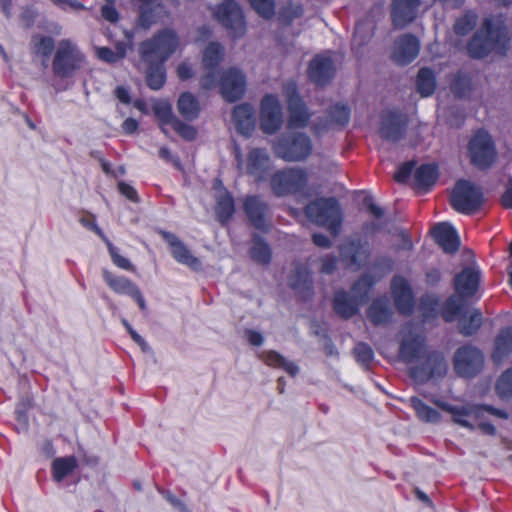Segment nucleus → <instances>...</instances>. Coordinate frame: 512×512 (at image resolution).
<instances>
[{
	"label": "nucleus",
	"instance_id": "32",
	"mask_svg": "<svg viewBox=\"0 0 512 512\" xmlns=\"http://www.w3.org/2000/svg\"><path fill=\"white\" fill-rule=\"evenodd\" d=\"M367 318L374 326H381L389 323L393 311L386 297L375 298L367 308Z\"/></svg>",
	"mask_w": 512,
	"mask_h": 512
},
{
	"label": "nucleus",
	"instance_id": "24",
	"mask_svg": "<svg viewBox=\"0 0 512 512\" xmlns=\"http://www.w3.org/2000/svg\"><path fill=\"white\" fill-rule=\"evenodd\" d=\"M420 0H393L391 18L395 28H404L417 17Z\"/></svg>",
	"mask_w": 512,
	"mask_h": 512
},
{
	"label": "nucleus",
	"instance_id": "15",
	"mask_svg": "<svg viewBox=\"0 0 512 512\" xmlns=\"http://www.w3.org/2000/svg\"><path fill=\"white\" fill-rule=\"evenodd\" d=\"M482 274L476 266H466L453 278V289L461 298L472 301L480 289Z\"/></svg>",
	"mask_w": 512,
	"mask_h": 512
},
{
	"label": "nucleus",
	"instance_id": "46",
	"mask_svg": "<svg viewBox=\"0 0 512 512\" xmlns=\"http://www.w3.org/2000/svg\"><path fill=\"white\" fill-rule=\"evenodd\" d=\"M450 89L455 98L467 97L472 90L471 78L466 73L458 71L451 80Z\"/></svg>",
	"mask_w": 512,
	"mask_h": 512
},
{
	"label": "nucleus",
	"instance_id": "17",
	"mask_svg": "<svg viewBox=\"0 0 512 512\" xmlns=\"http://www.w3.org/2000/svg\"><path fill=\"white\" fill-rule=\"evenodd\" d=\"M351 109L345 103H335L326 111L325 118H319L312 126L315 134H323L330 129H343L350 121Z\"/></svg>",
	"mask_w": 512,
	"mask_h": 512
},
{
	"label": "nucleus",
	"instance_id": "62",
	"mask_svg": "<svg viewBox=\"0 0 512 512\" xmlns=\"http://www.w3.org/2000/svg\"><path fill=\"white\" fill-rule=\"evenodd\" d=\"M118 191L128 200H130L133 203H138L140 201L138 192L136 189L131 186L130 184L120 181L117 184Z\"/></svg>",
	"mask_w": 512,
	"mask_h": 512
},
{
	"label": "nucleus",
	"instance_id": "18",
	"mask_svg": "<svg viewBox=\"0 0 512 512\" xmlns=\"http://www.w3.org/2000/svg\"><path fill=\"white\" fill-rule=\"evenodd\" d=\"M102 276L105 283L113 292L120 295L130 296L137 303L141 311L145 312L147 310L146 302L141 290L129 278L114 275L107 269L102 271Z\"/></svg>",
	"mask_w": 512,
	"mask_h": 512
},
{
	"label": "nucleus",
	"instance_id": "41",
	"mask_svg": "<svg viewBox=\"0 0 512 512\" xmlns=\"http://www.w3.org/2000/svg\"><path fill=\"white\" fill-rule=\"evenodd\" d=\"M410 406L415 411L417 418L425 423H438L441 420V414L438 410L427 405L419 397L410 398Z\"/></svg>",
	"mask_w": 512,
	"mask_h": 512
},
{
	"label": "nucleus",
	"instance_id": "33",
	"mask_svg": "<svg viewBox=\"0 0 512 512\" xmlns=\"http://www.w3.org/2000/svg\"><path fill=\"white\" fill-rule=\"evenodd\" d=\"M435 404L443 411L450 413L454 423L471 431L475 429V426L467 419H465V417L470 416L471 414H475L477 416V410H475V406H454L443 401H436Z\"/></svg>",
	"mask_w": 512,
	"mask_h": 512
},
{
	"label": "nucleus",
	"instance_id": "36",
	"mask_svg": "<svg viewBox=\"0 0 512 512\" xmlns=\"http://www.w3.org/2000/svg\"><path fill=\"white\" fill-rule=\"evenodd\" d=\"M147 65L146 83L152 90L161 89L166 82L165 62L162 61H143Z\"/></svg>",
	"mask_w": 512,
	"mask_h": 512
},
{
	"label": "nucleus",
	"instance_id": "54",
	"mask_svg": "<svg viewBox=\"0 0 512 512\" xmlns=\"http://www.w3.org/2000/svg\"><path fill=\"white\" fill-rule=\"evenodd\" d=\"M251 7L263 19L270 20L275 15V0H249Z\"/></svg>",
	"mask_w": 512,
	"mask_h": 512
},
{
	"label": "nucleus",
	"instance_id": "44",
	"mask_svg": "<svg viewBox=\"0 0 512 512\" xmlns=\"http://www.w3.org/2000/svg\"><path fill=\"white\" fill-rule=\"evenodd\" d=\"M215 213L220 223H227L235 213V202L230 192L225 190L216 201Z\"/></svg>",
	"mask_w": 512,
	"mask_h": 512
},
{
	"label": "nucleus",
	"instance_id": "4",
	"mask_svg": "<svg viewBox=\"0 0 512 512\" xmlns=\"http://www.w3.org/2000/svg\"><path fill=\"white\" fill-rule=\"evenodd\" d=\"M272 150L277 158L286 162H301L312 154L313 143L306 133L288 132L273 140Z\"/></svg>",
	"mask_w": 512,
	"mask_h": 512
},
{
	"label": "nucleus",
	"instance_id": "21",
	"mask_svg": "<svg viewBox=\"0 0 512 512\" xmlns=\"http://www.w3.org/2000/svg\"><path fill=\"white\" fill-rule=\"evenodd\" d=\"M243 210L251 225L260 231L267 232L268 225L266 216L269 212V205L258 195H249L244 199Z\"/></svg>",
	"mask_w": 512,
	"mask_h": 512
},
{
	"label": "nucleus",
	"instance_id": "57",
	"mask_svg": "<svg viewBox=\"0 0 512 512\" xmlns=\"http://www.w3.org/2000/svg\"><path fill=\"white\" fill-rule=\"evenodd\" d=\"M105 243L107 245L112 262L121 269L131 270L132 264L130 260L120 255L118 249L108 239H105Z\"/></svg>",
	"mask_w": 512,
	"mask_h": 512
},
{
	"label": "nucleus",
	"instance_id": "16",
	"mask_svg": "<svg viewBox=\"0 0 512 512\" xmlns=\"http://www.w3.org/2000/svg\"><path fill=\"white\" fill-rule=\"evenodd\" d=\"M336 74V67L331 57L315 55L308 63L307 77L317 87H326Z\"/></svg>",
	"mask_w": 512,
	"mask_h": 512
},
{
	"label": "nucleus",
	"instance_id": "25",
	"mask_svg": "<svg viewBox=\"0 0 512 512\" xmlns=\"http://www.w3.org/2000/svg\"><path fill=\"white\" fill-rule=\"evenodd\" d=\"M436 244L447 254H454L459 250L460 239L456 229L448 222L436 224L431 230Z\"/></svg>",
	"mask_w": 512,
	"mask_h": 512
},
{
	"label": "nucleus",
	"instance_id": "50",
	"mask_svg": "<svg viewBox=\"0 0 512 512\" xmlns=\"http://www.w3.org/2000/svg\"><path fill=\"white\" fill-rule=\"evenodd\" d=\"M482 322L481 311L474 309L469 317H463L459 320V332L466 337L472 336L480 329Z\"/></svg>",
	"mask_w": 512,
	"mask_h": 512
},
{
	"label": "nucleus",
	"instance_id": "12",
	"mask_svg": "<svg viewBox=\"0 0 512 512\" xmlns=\"http://www.w3.org/2000/svg\"><path fill=\"white\" fill-rule=\"evenodd\" d=\"M219 89L226 102H236L245 94L246 77L238 68L230 67L220 74Z\"/></svg>",
	"mask_w": 512,
	"mask_h": 512
},
{
	"label": "nucleus",
	"instance_id": "55",
	"mask_svg": "<svg viewBox=\"0 0 512 512\" xmlns=\"http://www.w3.org/2000/svg\"><path fill=\"white\" fill-rule=\"evenodd\" d=\"M496 389L501 397L512 396V367L501 374L497 380Z\"/></svg>",
	"mask_w": 512,
	"mask_h": 512
},
{
	"label": "nucleus",
	"instance_id": "56",
	"mask_svg": "<svg viewBox=\"0 0 512 512\" xmlns=\"http://www.w3.org/2000/svg\"><path fill=\"white\" fill-rule=\"evenodd\" d=\"M174 131L184 140L193 141L197 137V129L191 125H188L177 118L171 126Z\"/></svg>",
	"mask_w": 512,
	"mask_h": 512
},
{
	"label": "nucleus",
	"instance_id": "7",
	"mask_svg": "<svg viewBox=\"0 0 512 512\" xmlns=\"http://www.w3.org/2000/svg\"><path fill=\"white\" fill-rule=\"evenodd\" d=\"M450 205L458 213L472 215L484 203L482 189L466 179H459L451 192Z\"/></svg>",
	"mask_w": 512,
	"mask_h": 512
},
{
	"label": "nucleus",
	"instance_id": "20",
	"mask_svg": "<svg viewBox=\"0 0 512 512\" xmlns=\"http://www.w3.org/2000/svg\"><path fill=\"white\" fill-rule=\"evenodd\" d=\"M408 117L398 111L390 110L382 116L379 128L380 136L389 142H398L406 132Z\"/></svg>",
	"mask_w": 512,
	"mask_h": 512
},
{
	"label": "nucleus",
	"instance_id": "37",
	"mask_svg": "<svg viewBox=\"0 0 512 512\" xmlns=\"http://www.w3.org/2000/svg\"><path fill=\"white\" fill-rule=\"evenodd\" d=\"M471 302L467 298H461L458 293L450 295L442 305L441 315L446 322L454 321L464 313L465 306Z\"/></svg>",
	"mask_w": 512,
	"mask_h": 512
},
{
	"label": "nucleus",
	"instance_id": "26",
	"mask_svg": "<svg viewBox=\"0 0 512 512\" xmlns=\"http://www.w3.org/2000/svg\"><path fill=\"white\" fill-rule=\"evenodd\" d=\"M289 286L300 295L303 301L313 297V280L307 265L301 263L295 265L289 277Z\"/></svg>",
	"mask_w": 512,
	"mask_h": 512
},
{
	"label": "nucleus",
	"instance_id": "61",
	"mask_svg": "<svg viewBox=\"0 0 512 512\" xmlns=\"http://www.w3.org/2000/svg\"><path fill=\"white\" fill-rule=\"evenodd\" d=\"M15 419L17 422V425L15 426V431L20 433H26L29 429V417H28V411L20 410L15 408Z\"/></svg>",
	"mask_w": 512,
	"mask_h": 512
},
{
	"label": "nucleus",
	"instance_id": "40",
	"mask_svg": "<svg viewBox=\"0 0 512 512\" xmlns=\"http://www.w3.org/2000/svg\"><path fill=\"white\" fill-rule=\"evenodd\" d=\"M438 176V166L435 163L422 164L415 170L414 173L416 185L422 189L431 188L436 183Z\"/></svg>",
	"mask_w": 512,
	"mask_h": 512
},
{
	"label": "nucleus",
	"instance_id": "9",
	"mask_svg": "<svg viewBox=\"0 0 512 512\" xmlns=\"http://www.w3.org/2000/svg\"><path fill=\"white\" fill-rule=\"evenodd\" d=\"M470 162L481 170L490 168L497 158L494 142L485 130L477 131L468 144Z\"/></svg>",
	"mask_w": 512,
	"mask_h": 512
},
{
	"label": "nucleus",
	"instance_id": "47",
	"mask_svg": "<svg viewBox=\"0 0 512 512\" xmlns=\"http://www.w3.org/2000/svg\"><path fill=\"white\" fill-rule=\"evenodd\" d=\"M153 112L155 117L159 121V126L161 131L167 135L168 130L166 129L167 125L172 126L174 121L177 120V117L174 116L172 111V106L168 102H158L153 105Z\"/></svg>",
	"mask_w": 512,
	"mask_h": 512
},
{
	"label": "nucleus",
	"instance_id": "51",
	"mask_svg": "<svg viewBox=\"0 0 512 512\" xmlns=\"http://www.w3.org/2000/svg\"><path fill=\"white\" fill-rule=\"evenodd\" d=\"M478 16L474 11H467L464 15L457 18L453 25V30L458 36L468 35L477 25Z\"/></svg>",
	"mask_w": 512,
	"mask_h": 512
},
{
	"label": "nucleus",
	"instance_id": "27",
	"mask_svg": "<svg viewBox=\"0 0 512 512\" xmlns=\"http://www.w3.org/2000/svg\"><path fill=\"white\" fill-rule=\"evenodd\" d=\"M139 3L137 26L147 30L166 14L165 6L161 0H137Z\"/></svg>",
	"mask_w": 512,
	"mask_h": 512
},
{
	"label": "nucleus",
	"instance_id": "52",
	"mask_svg": "<svg viewBox=\"0 0 512 512\" xmlns=\"http://www.w3.org/2000/svg\"><path fill=\"white\" fill-rule=\"evenodd\" d=\"M354 357L359 365L368 369L374 360V351L371 346L364 342H359L353 349Z\"/></svg>",
	"mask_w": 512,
	"mask_h": 512
},
{
	"label": "nucleus",
	"instance_id": "28",
	"mask_svg": "<svg viewBox=\"0 0 512 512\" xmlns=\"http://www.w3.org/2000/svg\"><path fill=\"white\" fill-rule=\"evenodd\" d=\"M342 260L351 267L360 268L370 256L367 243L360 239H350L340 246Z\"/></svg>",
	"mask_w": 512,
	"mask_h": 512
},
{
	"label": "nucleus",
	"instance_id": "53",
	"mask_svg": "<svg viewBox=\"0 0 512 512\" xmlns=\"http://www.w3.org/2000/svg\"><path fill=\"white\" fill-rule=\"evenodd\" d=\"M35 53L41 55L43 58L48 59L54 48V39L50 36L36 35L32 39Z\"/></svg>",
	"mask_w": 512,
	"mask_h": 512
},
{
	"label": "nucleus",
	"instance_id": "39",
	"mask_svg": "<svg viewBox=\"0 0 512 512\" xmlns=\"http://www.w3.org/2000/svg\"><path fill=\"white\" fill-rule=\"evenodd\" d=\"M78 467L75 456H66L55 458L52 462V477L56 482L63 481L68 475L72 474Z\"/></svg>",
	"mask_w": 512,
	"mask_h": 512
},
{
	"label": "nucleus",
	"instance_id": "29",
	"mask_svg": "<svg viewBox=\"0 0 512 512\" xmlns=\"http://www.w3.org/2000/svg\"><path fill=\"white\" fill-rule=\"evenodd\" d=\"M232 119L238 133L249 137L255 129V110L249 103H242L233 109Z\"/></svg>",
	"mask_w": 512,
	"mask_h": 512
},
{
	"label": "nucleus",
	"instance_id": "6",
	"mask_svg": "<svg viewBox=\"0 0 512 512\" xmlns=\"http://www.w3.org/2000/svg\"><path fill=\"white\" fill-rule=\"evenodd\" d=\"M309 175L303 168L290 167L276 171L270 178L272 192L277 197L288 195L307 196Z\"/></svg>",
	"mask_w": 512,
	"mask_h": 512
},
{
	"label": "nucleus",
	"instance_id": "14",
	"mask_svg": "<svg viewBox=\"0 0 512 512\" xmlns=\"http://www.w3.org/2000/svg\"><path fill=\"white\" fill-rule=\"evenodd\" d=\"M282 110L276 95L266 94L260 105V127L263 133L272 135L282 126Z\"/></svg>",
	"mask_w": 512,
	"mask_h": 512
},
{
	"label": "nucleus",
	"instance_id": "5",
	"mask_svg": "<svg viewBox=\"0 0 512 512\" xmlns=\"http://www.w3.org/2000/svg\"><path fill=\"white\" fill-rule=\"evenodd\" d=\"M179 37L171 28L157 31L150 39L139 45V54L142 61L166 62L177 50Z\"/></svg>",
	"mask_w": 512,
	"mask_h": 512
},
{
	"label": "nucleus",
	"instance_id": "3",
	"mask_svg": "<svg viewBox=\"0 0 512 512\" xmlns=\"http://www.w3.org/2000/svg\"><path fill=\"white\" fill-rule=\"evenodd\" d=\"M307 219L313 224L327 229L333 236L340 232L343 214L335 197H319L304 207Z\"/></svg>",
	"mask_w": 512,
	"mask_h": 512
},
{
	"label": "nucleus",
	"instance_id": "38",
	"mask_svg": "<svg viewBox=\"0 0 512 512\" xmlns=\"http://www.w3.org/2000/svg\"><path fill=\"white\" fill-rule=\"evenodd\" d=\"M177 108L180 115L188 121L198 118L201 110L198 99L190 92H183L179 96Z\"/></svg>",
	"mask_w": 512,
	"mask_h": 512
},
{
	"label": "nucleus",
	"instance_id": "58",
	"mask_svg": "<svg viewBox=\"0 0 512 512\" xmlns=\"http://www.w3.org/2000/svg\"><path fill=\"white\" fill-rule=\"evenodd\" d=\"M206 73L201 77L200 86L203 90H211L216 87L219 76V68H205Z\"/></svg>",
	"mask_w": 512,
	"mask_h": 512
},
{
	"label": "nucleus",
	"instance_id": "42",
	"mask_svg": "<svg viewBox=\"0 0 512 512\" xmlns=\"http://www.w3.org/2000/svg\"><path fill=\"white\" fill-rule=\"evenodd\" d=\"M375 283L376 279L372 274L364 273L351 285V295L362 305L368 299Z\"/></svg>",
	"mask_w": 512,
	"mask_h": 512
},
{
	"label": "nucleus",
	"instance_id": "45",
	"mask_svg": "<svg viewBox=\"0 0 512 512\" xmlns=\"http://www.w3.org/2000/svg\"><path fill=\"white\" fill-rule=\"evenodd\" d=\"M417 91L422 97L431 96L436 89V77L431 68L422 67L419 69L416 78Z\"/></svg>",
	"mask_w": 512,
	"mask_h": 512
},
{
	"label": "nucleus",
	"instance_id": "35",
	"mask_svg": "<svg viewBox=\"0 0 512 512\" xmlns=\"http://www.w3.org/2000/svg\"><path fill=\"white\" fill-rule=\"evenodd\" d=\"M264 363L272 368L282 369L291 377L299 373V367L292 361L287 360L275 350L264 351L261 356Z\"/></svg>",
	"mask_w": 512,
	"mask_h": 512
},
{
	"label": "nucleus",
	"instance_id": "19",
	"mask_svg": "<svg viewBox=\"0 0 512 512\" xmlns=\"http://www.w3.org/2000/svg\"><path fill=\"white\" fill-rule=\"evenodd\" d=\"M391 294L397 311L404 316H410L414 312L415 297L409 282L400 275L391 280Z\"/></svg>",
	"mask_w": 512,
	"mask_h": 512
},
{
	"label": "nucleus",
	"instance_id": "31",
	"mask_svg": "<svg viewBox=\"0 0 512 512\" xmlns=\"http://www.w3.org/2000/svg\"><path fill=\"white\" fill-rule=\"evenodd\" d=\"M269 156L265 150L254 148L247 155V174L254 177L257 182L264 180L269 165Z\"/></svg>",
	"mask_w": 512,
	"mask_h": 512
},
{
	"label": "nucleus",
	"instance_id": "60",
	"mask_svg": "<svg viewBox=\"0 0 512 512\" xmlns=\"http://www.w3.org/2000/svg\"><path fill=\"white\" fill-rule=\"evenodd\" d=\"M320 262V272L322 274L330 275L333 274L337 269L338 258L335 255H325L321 257Z\"/></svg>",
	"mask_w": 512,
	"mask_h": 512
},
{
	"label": "nucleus",
	"instance_id": "30",
	"mask_svg": "<svg viewBox=\"0 0 512 512\" xmlns=\"http://www.w3.org/2000/svg\"><path fill=\"white\" fill-rule=\"evenodd\" d=\"M361 303L344 289L334 292L332 307L334 312L342 319L348 320L359 312Z\"/></svg>",
	"mask_w": 512,
	"mask_h": 512
},
{
	"label": "nucleus",
	"instance_id": "10",
	"mask_svg": "<svg viewBox=\"0 0 512 512\" xmlns=\"http://www.w3.org/2000/svg\"><path fill=\"white\" fill-rule=\"evenodd\" d=\"M214 17L234 39L242 37L246 32V22L240 5L235 0H224L217 5Z\"/></svg>",
	"mask_w": 512,
	"mask_h": 512
},
{
	"label": "nucleus",
	"instance_id": "34",
	"mask_svg": "<svg viewBox=\"0 0 512 512\" xmlns=\"http://www.w3.org/2000/svg\"><path fill=\"white\" fill-rule=\"evenodd\" d=\"M512 353V326L502 328L494 340V348L491 354L495 363H500Z\"/></svg>",
	"mask_w": 512,
	"mask_h": 512
},
{
	"label": "nucleus",
	"instance_id": "13",
	"mask_svg": "<svg viewBox=\"0 0 512 512\" xmlns=\"http://www.w3.org/2000/svg\"><path fill=\"white\" fill-rule=\"evenodd\" d=\"M286 102L289 113L288 126L296 129L307 127L311 119V113L295 84L287 88Z\"/></svg>",
	"mask_w": 512,
	"mask_h": 512
},
{
	"label": "nucleus",
	"instance_id": "63",
	"mask_svg": "<svg viewBox=\"0 0 512 512\" xmlns=\"http://www.w3.org/2000/svg\"><path fill=\"white\" fill-rule=\"evenodd\" d=\"M475 410H477V417L480 416L481 411H485L495 417L501 418V419H508L509 414L500 408H496L492 405L488 404H481V405H475Z\"/></svg>",
	"mask_w": 512,
	"mask_h": 512
},
{
	"label": "nucleus",
	"instance_id": "2",
	"mask_svg": "<svg viewBox=\"0 0 512 512\" xmlns=\"http://www.w3.org/2000/svg\"><path fill=\"white\" fill-rule=\"evenodd\" d=\"M510 40L506 17L503 14L488 16L467 42V54L474 60L485 59L492 53L506 56Z\"/></svg>",
	"mask_w": 512,
	"mask_h": 512
},
{
	"label": "nucleus",
	"instance_id": "59",
	"mask_svg": "<svg viewBox=\"0 0 512 512\" xmlns=\"http://www.w3.org/2000/svg\"><path fill=\"white\" fill-rule=\"evenodd\" d=\"M414 167L415 161L404 162L398 167L394 175V180L398 183H405L412 174Z\"/></svg>",
	"mask_w": 512,
	"mask_h": 512
},
{
	"label": "nucleus",
	"instance_id": "11",
	"mask_svg": "<svg viewBox=\"0 0 512 512\" xmlns=\"http://www.w3.org/2000/svg\"><path fill=\"white\" fill-rule=\"evenodd\" d=\"M453 365L457 375L464 378H472L483 368V353L475 346L463 345L456 350L453 357Z\"/></svg>",
	"mask_w": 512,
	"mask_h": 512
},
{
	"label": "nucleus",
	"instance_id": "23",
	"mask_svg": "<svg viewBox=\"0 0 512 512\" xmlns=\"http://www.w3.org/2000/svg\"><path fill=\"white\" fill-rule=\"evenodd\" d=\"M420 42L418 38L410 33L400 36L395 41L392 59L399 65H408L418 56Z\"/></svg>",
	"mask_w": 512,
	"mask_h": 512
},
{
	"label": "nucleus",
	"instance_id": "1",
	"mask_svg": "<svg viewBox=\"0 0 512 512\" xmlns=\"http://www.w3.org/2000/svg\"><path fill=\"white\" fill-rule=\"evenodd\" d=\"M399 359L405 363L408 376L418 384L439 380L446 376L448 363L444 353L427 346L420 334H409L399 344Z\"/></svg>",
	"mask_w": 512,
	"mask_h": 512
},
{
	"label": "nucleus",
	"instance_id": "22",
	"mask_svg": "<svg viewBox=\"0 0 512 512\" xmlns=\"http://www.w3.org/2000/svg\"><path fill=\"white\" fill-rule=\"evenodd\" d=\"M159 235L169 245L172 257L180 264L192 269H199L200 260L195 257L189 248L173 233L160 230Z\"/></svg>",
	"mask_w": 512,
	"mask_h": 512
},
{
	"label": "nucleus",
	"instance_id": "43",
	"mask_svg": "<svg viewBox=\"0 0 512 512\" xmlns=\"http://www.w3.org/2000/svg\"><path fill=\"white\" fill-rule=\"evenodd\" d=\"M251 259L262 265H267L271 262L272 251L268 243L259 235L254 234L252 238V246L249 251Z\"/></svg>",
	"mask_w": 512,
	"mask_h": 512
},
{
	"label": "nucleus",
	"instance_id": "49",
	"mask_svg": "<svg viewBox=\"0 0 512 512\" xmlns=\"http://www.w3.org/2000/svg\"><path fill=\"white\" fill-rule=\"evenodd\" d=\"M127 47V44L122 41L117 42L114 49L99 47L97 48V57L104 62L113 64L126 56Z\"/></svg>",
	"mask_w": 512,
	"mask_h": 512
},
{
	"label": "nucleus",
	"instance_id": "64",
	"mask_svg": "<svg viewBox=\"0 0 512 512\" xmlns=\"http://www.w3.org/2000/svg\"><path fill=\"white\" fill-rule=\"evenodd\" d=\"M500 204L504 209H512V178L508 180L506 188L500 197Z\"/></svg>",
	"mask_w": 512,
	"mask_h": 512
},
{
	"label": "nucleus",
	"instance_id": "8",
	"mask_svg": "<svg viewBox=\"0 0 512 512\" xmlns=\"http://www.w3.org/2000/svg\"><path fill=\"white\" fill-rule=\"evenodd\" d=\"M85 57L70 39H62L55 52L52 69L55 76L68 78L78 71Z\"/></svg>",
	"mask_w": 512,
	"mask_h": 512
},
{
	"label": "nucleus",
	"instance_id": "48",
	"mask_svg": "<svg viewBox=\"0 0 512 512\" xmlns=\"http://www.w3.org/2000/svg\"><path fill=\"white\" fill-rule=\"evenodd\" d=\"M224 56V48L218 42H210L203 52V65L205 68H219Z\"/></svg>",
	"mask_w": 512,
	"mask_h": 512
}]
</instances>
